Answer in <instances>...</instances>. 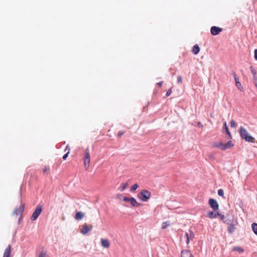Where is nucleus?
Listing matches in <instances>:
<instances>
[{
    "label": "nucleus",
    "instance_id": "1",
    "mask_svg": "<svg viewBox=\"0 0 257 257\" xmlns=\"http://www.w3.org/2000/svg\"><path fill=\"white\" fill-rule=\"evenodd\" d=\"M240 137L242 139L245 140L246 142L250 143L255 142V138L250 136L247 130L243 127L241 126L239 131Z\"/></svg>",
    "mask_w": 257,
    "mask_h": 257
},
{
    "label": "nucleus",
    "instance_id": "2",
    "mask_svg": "<svg viewBox=\"0 0 257 257\" xmlns=\"http://www.w3.org/2000/svg\"><path fill=\"white\" fill-rule=\"evenodd\" d=\"M233 146L232 142L229 141L227 143L224 144L221 142H214L212 144L211 147L213 148H220L222 150H225L228 149Z\"/></svg>",
    "mask_w": 257,
    "mask_h": 257
},
{
    "label": "nucleus",
    "instance_id": "3",
    "mask_svg": "<svg viewBox=\"0 0 257 257\" xmlns=\"http://www.w3.org/2000/svg\"><path fill=\"white\" fill-rule=\"evenodd\" d=\"M151 193L150 191L147 190H143L138 194V198L142 201L146 202L150 198Z\"/></svg>",
    "mask_w": 257,
    "mask_h": 257
},
{
    "label": "nucleus",
    "instance_id": "4",
    "mask_svg": "<svg viewBox=\"0 0 257 257\" xmlns=\"http://www.w3.org/2000/svg\"><path fill=\"white\" fill-rule=\"evenodd\" d=\"M90 163V156L89 154V150L87 148L85 151V157L84 159V166L86 170H87L89 167Z\"/></svg>",
    "mask_w": 257,
    "mask_h": 257
},
{
    "label": "nucleus",
    "instance_id": "5",
    "mask_svg": "<svg viewBox=\"0 0 257 257\" xmlns=\"http://www.w3.org/2000/svg\"><path fill=\"white\" fill-rule=\"evenodd\" d=\"M42 206L37 205L36 208L35 209V211L33 212V213L32 214V216H31V220L32 221L35 220L42 212Z\"/></svg>",
    "mask_w": 257,
    "mask_h": 257
},
{
    "label": "nucleus",
    "instance_id": "6",
    "mask_svg": "<svg viewBox=\"0 0 257 257\" xmlns=\"http://www.w3.org/2000/svg\"><path fill=\"white\" fill-rule=\"evenodd\" d=\"M218 216H219L221 220H223L225 218L223 215L218 212H215L213 211H210L207 213V217L210 219L215 218Z\"/></svg>",
    "mask_w": 257,
    "mask_h": 257
},
{
    "label": "nucleus",
    "instance_id": "7",
    "mask_svg": "<svg viewBox=\"0 0 257 257\" xmlns=\"http://www.w3.org/2000/svg\"><path fill=\"white\" fill-rule=\"evenodd\" d=\"M208 203L214 211L218 209L219 205L216 200L211 198L209 200Z\"/></svg>",
    "mask_w": 257,
    "mask_h": 257
},
{
    "label": "nucleus",
    "instance_id": "8",
    "mask_svg": "<svg viewBox=\"0 0 257 257\" xmlns=\"http://www.w3.org/2000/svg\"><path fill=\"white\" fill-rule=\"evenodd\" d=\"M186 242L187 244H189L190 240H192L194 238V234L193 232L189 230V232H186L185 235Z\"/></svg>",
    "mask_w": 257,
    "mask_h": 257
},
{
    "label": "nucleus",
    "instance_id": "9",
    "mask_svg": "<svg viewBox=\"0 0 257 257\" xmlns=\"http://www.w3.org/2000/svg\"><path fill=\"white\" fill-rule=\"evenodd\" d=\"M92 229V225H90L89 226L86 223H84L82 226L81 229V233L83 234H87L89 231L91 230Z\"/></svg>",
    "mask_w": 257,
    "mask_h": 257
},
{
    "label": "nucleus",
    "instance_id": "10",
    "mask_svg": "<svg viewBox=\"0 0 257 257\" xmlns=\"http://www.w3.org/2000/svg\"><path fill=\"white\" fill-rule=\"evenodd\" d=\"M24 206L25 204L23 203H21L19 208H16L15 209L14 211V214L16 215H21L24 211Z\"/></svg>",
    "mask_w": 257,
    "mask_h": 257
},
{
    "label": "nucleus",
    "instance_id": "11",
    "mask_svg": "<svg viewBox=\"0 0 257 257\" xmlns=\"http://www.w3.org/2000/svg\"><path fill=\"white\" fill-rule=\"evenodd\" d=\"M222 31V29L216 26H213L211 28L210 32L213 35H217Z\"/></svg>",
    "mask_w": 257,
    "mask_h": 257
},
{
    "label": "nucleus",
    "instance_id": "12",
    "mask_svg": "<svg viewBox=\"0 0 257 257\" xmlns=\"http://www.w3.org/2000/svg\"><path fill=\"white\" fill-rule=\"evenodd\" d=\"M101 245L104 248H109L110 246V242L107 239L102 238L101 239Z\"/></svg>",
    "mask_w": 257,
    "mask_h": 257
},
{
    "label": "nucleus",
    "instance_id": "13",
    "mask_svg": "<svg viewBox=\"0 0 257 257\" xmlns=\"http://www.w3.org/2000/svg\"><path fill=\"white\" fill-rule=\"evenodd\" d=\"M11 254V246L9 245L6 248L3 257H10Z\"/></svg>",
    "mask_w": 257,
    "mask_h": 257
},
{
    "label": "nucleus",
    "instance_id": "14",
    "mask_svg": "<svg viewBox=\"0 0 257 257\" xmlns=\"http://www.w3.org/2000/svg\"><path fill=\"white\" fill-rule=\"evenodd\" d=\"M233 76L234 78L236 86L240 90H241V89L242 88L241 87V84L239 81L238 77L237 76L236 74L235 73H233Z\"/></svg>",
    "mask_w": 257,
    "mask_h": 257
},
{
    "label": "nucleus",
    "instance_id": "15",
    "mask_svg": "<svg viewBox=\"0 0 257 257\" xmlns=\"http://www.w3.org/2000/svg\"><path fill=\"white\" fill-rule=\"evenodd\" d=\"M84 217V213L81 211L77 212L75 215V219L77 220H81Z\"/></svg>",
    "mask_w": 257,
    "mask_h": 257
},
{
    "label": "nucleus",
    "instance_id": "16",
    "mask_svg": "<svg viewBox=\"0 0 257 257\" xmlns=\"http://www.w3.org/2000/svg\"><path fill=\"white\" fill-rule=\"evenodd\" d=\"M181 257H193L192 253L188 250H183Z\"/></svg>",
    "mask_w": 257,
    "mask_h": 257
},
{
    "label": "nucleus",
    "instance_id": "17",
    "mask_svg": "<svg viewBox=\"0 0 257 257\" xmlns=\"http://www.w3.org/2000/svg\"><path fill=\"white\" fill-rule=\"evenodd\" d=\"M130 203L133 206L135 207H139L140 205V204H139L135 198L133 197H131V200H130Z\"/></svg>",
    "mask_w": 257,
    "mask_h": 257
},
{
    "label": "nucleus",
    "instance_id": "18",
    "mask_svg": "<svg viewBox=\"0 0 257 257\" xmlns=\"http://www.w3.org/2000/svg\"><path fill=\"white\" fill-rule=\"evenodd\" d=\"M200 51V48L197 44L195 45L192 49V52L195 54L197 55Z\"/></svg>",
    "mask_w": 257,
    "mask_h": 257
},
{
    "label": "nucleus",
    "instance_id": "19",
    "mask_svg": "<svg viewBox=\"0 0 257 257\" xmlns=\"http://www.w3.org/2000/svg\"><path fill=\"white\" fill-rule=\"evenodd\" d=\"M236 229V227L233 224H229V225L228 226V231L230 233H233Z\"/></svg>",
    "mask_w": 257,
    "mask_h": 257
},
{
    "label": "nucleus",
    "instance_id": "20",
    "mask_svg": "<svg viewBox=\"0 0 257 257\" xmlns=\"http://www.w3.org/2000/svg\"><path fill=\"white\" fill-rule=\"evenodd\" d=\"M223 128L225 130V131L227 133V134L229 136V138L231 139V135L229 131V130H228V126L227 125V124H226V122H224V123L223 124Z\"/></svg>",
    "mask_w": 257,
    "mask_h": 257
},
{
    "label": "nucleus",
    "instance_id": "21",
    "mask_svg": "<svg viewBox=\"0 0 257 257\" xmlns=\"http://www.w3.org/2000/svg\"><path fill=\"white\" fill-rule=\"evenodd\" d=\"M252 229L253 231L254 232L255 234L257 235V224L255 223H253L252 224Z\"/></svg>",
    "mask_w": 257,
    "mask_h": 257
},
{
    "label": "nucleus",
    "instance_id": "22",
    "mask_svg": "<svg viewBox=\"0 0 257 257\" xmlns=\"http://www.w3.org/2000/svg\"><path fill=\"white\" fill-rule=\"evenodd\" d=\"M127 185H128L127 183H123L122 184H121V185L120 187V191H121V192L123 191L125 189V188L127 187Z\"/></svg>",
    "mask_w": 257,
    "mask_h": 257
},
{
    "label": "nucleus",
    "instance_id": "23",
    "mask_svg": "<svg viewBox=\"0 0 257 257\" xmlns=\"http://www.w3.org/2000/svg\"><path fill=\"white\" fill-rule=\"evenodd\" d=\"M250 69L251 73L253 74V79H254V78H257V76H256V71L254 68L252 66H250Z\"/></svg>",
    "mask_w": 257,
    "mask_h": 257
},
{
    "label": "nucleus",
    "instance_id": "24",
    "mask_svg": "<svg viewBox=\"0 0 257 257\" xmlns=\"http://www.w3.org/2000/svg\"><path fill=\"white\" fill-rule=\"evenodd\" d=\"M233 251H237L240 252H242L243 251V249L239 246H235L233 248Z\"/></svg>",
    "mask_w": 257,
    "mask_h": 257
},
{
    "label": "nucleus",
    "instance_id": "25",
    "mask_svg": "<svg viewBox=\"0 0 257 257\" xmlns=\"http://www.w3.org/2000/svg\"><path fill=\"white\" fill-rule=\"evenodd\" d=\"M218 194L219 196H221L224 198V192L222 189H220L218 190Z\"/></svg>",
    "mask_w": 257,
    "mask_h": 257
},
{
    "label": "nucleus",
    "instance_id": "26",
    "mask_svg": "<svg viewBox=\"0 0 257 257\" xmlns=\"http://www.w3.org/2000/svg\"><path fill=\"white\" fill-rule=\"evenodd\" d=\"M230 126L231 127H234V128L236 127V123L233 119H232L230 121Z\"/></svg>",
    "mask_w": 257,
    "mask_h": 257
},
{
    "label": "nucleus",
    "instance_id": "27",
    "mask_svg": "<svg viewBox=\"0 0 257 257\" xmlns=\"http://www.w3.org/2000/svg\"><path fill=\"white\" fill-rule=\"evenodd\" d=\"M139 186L137 184H134L133 187H132V188L131 189V191H134L135 190H136V189H138Z\"/></svg>",
    "mask_w": 257,
    "mask_h": 257
},
{
    "label": "nucleus",
    "instance_id": "28",
    "mask_svg": "<svg viewBox=\"0 0 257 257\" xmlns=\"http://www.w3.org/2000/svg\"><path fill=\"white\" fill-rule=\"evenodd\" d=\"M50 168L49 167L45 166L44 168L43 169V171L44 173H47L49 171Z\"/></svg>",
    "mask_w": 257,
    "mask_h": 257
},
{
    "label": "nucleus",
    "instance_id": "29",
    "mask_svg": "<svg viewBox=\"0 0 257 257\" xmlns=\"http://www.w3.org/2000/svg\"><path fill=\"white\" fill-rule=\"evenodd\" d=\"M46 252H44V251H42L41 252L39 255V256L38 257H46Z\"/></svg>",
    "mask_w": 257,
    "mask_h": 257
},
{
    "label": "nucleus",
    "instance_id": "30",
    "mask_svg": "<svg viewBox=\"0 0 257 257\" xmlns=\"http://www.w3.org/2000/svg\"><path fill=\"white\" fill-rule=\"evenodd\" d=\"M124 134V132L123 131H120L118 133L117 136L118 138H120L123 134Z\"/></svg>",
    "mask_w": 257,
    "mask_h": 257
},
{
    "label": "nucleus",
    "instance_id": "31",
    "mask_svg": "<svg viewBox=\"0 0 257 257\" xmlns=\"http://www.w3.org/2000/svg\"><path fill=\"white\" fill-rule=\"evenodd\" d=\"M171 93H172V89H171V88H170V89L168 90V91H167V92L166 93V95L167 97L169 96L171 94Z\"/></svg>",
    "mask_w": 257,
    "mask_h": 257
},
{
    "label": "nucleus",
    "instance_id": "32",
    "mask_svg": "<svg viewBox=\"0 0 257 257\" xmlns=\"http://www.w3.org/2000/svg\"><path fill=\"white\" fill-rule=\"evenodd\" d=\"M169 224H168L167 223V222H163V224H162V228H164H164H166L168 226H169Z\"/></svg>",
    "mask_w": 257,
    "mask_h": 257
},
{
    "label": "nucleus",
    "instance_id": "33",
    "mask_svg": "<svg viewBox=\"0 0 257 257\" xmlns=\"http://www.w3.org/2000/svg\"><path fill=\"white\" fill-rule=\"evenodd\" d=\"M177 82L179 83H181L182 82L181 76H178L177 77Z\"/></svg>",
    "mask_w": 257,
    "mask_h": 257
},
{
    "label": "nucleus",
    "instance_id": "34",
    "mask_svg": "<svg viewBox=\"0 0 257 257\" xmlns=\"http://www.w3.org/2000/svg\"><path fill=\"white\" fill-rule=\"evenodd\" d=\"M131 198H128L126 197H124L123 199V200L125 202H130Z\"/></svg>",
    "mask_w": 257,
    "mask_h": 257
},
{
    "label": "nucleus",
    "instance_id": "35",
    "mask_svg": "<svg viewBox=\"0 0 257 257\" xmlns=\"http://www.w3.org/2000/svg\"><path fill=\"white\" fill-rule=\"evenodd\" d=\"M253 83L255 87L257 88V78H254L253 79Z\"/></svg>",
    "mask_w": 257,
    "mask_h": 257
},
{
    "label": "nucleus",
    "instance_id": "36",
    "mask_svg": "<svg viewBox=\"0 0 257 257\" xmlns=\"http://www.w3.org/2000/svg\"><path fill=\"white\" fill-rule=\"evenodd\" d=\"M69 151H68V152L66 154H65V155L63 156V159L64 160H65V159L67 158V157H68V154H69Z\"/></svg>",
    "mask_w": 257,
    "mask_h": 257
},
{
    "label": "nucleus",
    "instance_id": "37",
    "mask_svg": "<svg viewBox=\"0 0 257 257\" xmlns=\"http://www.w3.org/2000/svg\"><path fill=\"white\" fill-rule=\"evenodd\" d=\"M254 58L257 60V49L254 50Z\"/></svg>",
    "mask_w": 257,
    "mask_h": 257
},
{
    "label": "nucleus",
    "instance_id": "38",
    "mask_svg": "<svg viewBox=\"0 0 257 257\" xmlns=\"http://www.w3.org/2000/svg\"><path fill=\"white\" fill-rule=\"evenodd\" d=\"M68 150V152L70 151V148L68 145H67L65 148V151Z\"/></svg>",
    "mask_w": 257,
    "mask_h": 257
},
{
    "label": "nucleus",
    "instance_id": "39",
    "mask_svg": "<svg viewBox=\"0 0 257 257\" xmlns=\"http://www.w3.org/2000/svg\"><path fill=\"white\" fill-rule=\"evenodd\" d=\"M157 84H158L160 87H161V86L162 85V84H163V81H161V82H158V83H157Z\"/></svg>",
    "mask_w": 257,
    "mask_h": 257
}]
</instances>
